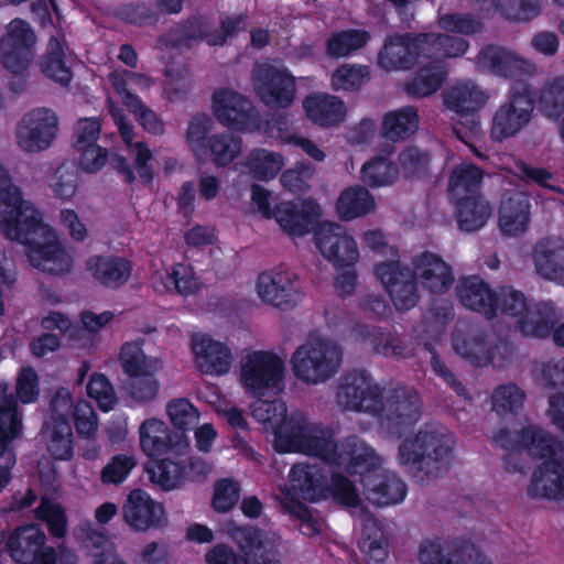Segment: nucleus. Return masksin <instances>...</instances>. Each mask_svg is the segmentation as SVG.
Segmentation results:
<instances>
[{"label": "nucleus", "mask_w": 564, "mask_h": 564, "mask_svg": "<svg viewBox=\"0 0 564 564\" xmlns=\"http://www.w3.org/2000/svg\"><path fill=\"white\" fill-rule=\"evenodd\" d=\"M0 231L11 240L26 247L31 264L48 274L61 275L70 271L73 259L43 223L42 214L23 199L8 171L0 165Z\"/></svg>", "instance_id": "nucleus-1"}, {"label": "nucleus", "mask_w": 564, "mask_h": 564, "mask_svg": "<svg viewBox=\"0 0 564 564\" xmlns=\"http://www.w3.org/2000/svg\"><path fill=\"white\" fill-rule=\"evenodd\" d=\"M494 441L499 447L510 452L506 456L508 469L509 460L521 451H525L534 459H542L528 486L530 497L557 501L564 499V457L557 456L561 443L554 435L536 425H528L518 432L500 429Z\"/></svg>", "instance_id": "nucleus-2"}, {"label": "nucleus", "mask_w": 564, "mask_h": 564, "mask_svg": "<svg viewBox=\"0 0 564 564\" xmlns=\"http://www.w3.org/2000/svg\"><path fill=\"white\" fill-rule=\"evenodd\" d=\"M412 265L410 269L400 261H386L375 267L376 276L398 311H409L417 304V278L434 294L448 292L455 281L452 267L434 252L423 251L413 258Z\"/></svg>", "instance_id": "nucleus-3"}, {"label": "nucleus", "mask_w": 564, "mask_h": 564, "mask_svg": "<svg viewBox=\"0 0 564 564\" xmlns=\"http://www.w3.org/2000/svg\"><path fill=\"white\" fill-rule=\"evenodd\" d=\"M455 446V436L446 426L424 423L413 436L400 443L398 460L410 468L417 482L424 484L449 468Z\"/></svg>", "instance_id": "nucleus-4"}, {"label": "nucleus", "mask_w": 564, "mask_h": 564, "mask_svg": "<svg viewBox=\"0 0 564 564\" xmlns=\"http://www.w3.org/2000/svg\"><path fill=\"white\" fill-rule=\"evenodd\" d=\"M376 452L359 436L350 435L344 440L343 467L350 475H359L360 484L368 501L378 507L402 502L408 488L394 473L379 467Z\"/></svg>", "instance_id": "nucleus-5"}, {"label": "nucleus", "mask_w": 564, "mask_h": 564, "mask_svg": "<svg viewBox=\"0 0 564 564\" xmlns=\"http://www.w3.org/2000/svg\"><path fill=\"white\" fill-rule=\"evenodd\" d=\"M274 447L279 453H303L343 467L344 441L335 442L329 429L310 423L301 413L286 415L275 427Z\"/></svg>", "instance_id": "nucleus-6"}, {"label": "nucleus", "mask_w": 564, "mask_h": 564, "mask_svg": "<svg viewBox=\"0 0 564 564\" xmlns=\"http://www.w3.org/2000/svg\"><path fill=\"white\" fill-rule=\"evenodd\" d=\"M420 394L406 386L398 384L381 391L378 406L371 415L378 419L380 429L390 437L401 438L421 417Z\"/></svg>", "instance_id": "nucleus-7"}, {"label": "nucleus", "mask_w": 564, "mask_h": 564, "mask_svg": "<svg viewBox=\"0 0 564 564\" xmlns=\"http://www.w3.org/2000/svg\"><path fill=\"white\" fill-rule=\"evenodd\" d=\"M535 104L536 94L529 82L512 83L492 116L490 138L502 142L519 134L531 122Z\"/></svg>", "instance_id": "nucleus-8"}, {"label": "nucleus", "mask_w": 564, "mask_h": 564, "mask_svg": "<svg viewBox=\"0 0 564 564\" xmlns=\"http://www.w3.org/2000/svg\"><path fill=\"white\" fill-rule=\"evenodd\" d=\"M291 362L297 379L317 384L336 375L341 364V350L333 341L317 338L299 347Z\"/></svg>", "instance_id": "nucleus-9"}, {"label": "nucleus", "mask_w": 564, "mask_h": 564, "mask_svg": "<svg viewBox=\"0 0 564 564\" xmlns=\"http://www.w3.org/2000/svg\"><path fill=\"white\" fill-rule=\"evenodd\" d=\"M240 545L242 555H238L232 547L218 543L205 554L207 564H282L280 553L274 543L258 528H248L242 531Z\"/></svg>", "instance_id": "nucleus-10"}, {"label": "nucleus", "mask_w": 564, "mask_h": 564, "mask_svg": "<svg viewBox=\"0 0 564 564\" xmlns=\"http://www.w3.org/2000/svg\"><path fill=\"white\" fill-rule=\"evenodd\" d=\"M284 370V362L278 355L256 350L242 362L240 381L249 394L262 397L267 391L282 389Z\"/></svg>", "instance_id": "nucleus-11"}, {"label": "nucleus", "mask_w": 564, "mask_h": 564, "mask_svg": "<svg viewBox=\"0 0 564 564\" xmlns=\"http://www.w3.org/2000/svg\"><path fill=\"white\" fill-rule=\"evenodd\" d=\"M46 534L39 524L17 527L8 536L6 549L18 564H56L54 546L46 545Z\"/></svg>", "instance_id": "nucleus-12"}, {"label": "nucleus", "mask_w": 564, "mask_h": 564, "mask_svg": "<svg viewBox=\"0 0 564 564\" xmlns=\"http://www.w3.org/2000/svg\"><path fill=\"white\" fill-rule=\"evenodd\" d=\"M213 110L223 126L238 132H254L261 129L262 119L252 102L228 88L213 94Z\"/></svg>", "instance_id": "nucleus-13"}, {"label": "nucleus", "mask_w": 564, "mask_h": 564, "mask_svg": "<svg viewBox=\"0 0 564 564\" xmlns=\"http://www.w3.org/2000/svg\"><path fill=\"white\" fill-rule=\"evenodd\" d=\"M253 82L257 95L270 107L288 108L295 98V78L284 65H256Z\"/></svg>", "instance_id": "nucleus-14"}, {"label": "nucleus", "mask_w": 564, "mask_h": 564, "mask_svg": "<svg viewBox=\"0 0 564 564\" xmlns=\"http://www.w3.org/2000/svg\"><path fill=\"white\" fill-rule=\"evenodd\" d=\"M145 471L151 482L170 491L182 487L186 481H204L212 471V465L197 456L189 457L187 462L163 458L145 467Z\"/></svg>", "instance_id": "nucleus-15"}, {"label": "nucleus", "mask_w": 564, "mask_h": 564, "mask_svg": "<svg viewBox=\"0 0 564 564\" xmlns=\"http://www.w3.org/2000/svg\"><path fill=\"white\" fill-rule=\"evenodd\" d=\"M257 292L263 302L282 311L294 308L304 296L296 274L282 268L261 272L257 280Z\"/></svg>", "instance_id": "nucleus-16"}, {"label": "nucleus", "mask_w": 564, "mask_h": 564, "mask_svg": "<svg viewBox=\"0 0 564 564\" xmlns=\"http://www.w3.org/2000/svg\"><path fill=\"white\" fill-rule=\"evenodd\" d=\"M139 438L142 452L150 458L147 467L155 460H161L160 457L165 454L182 456L189 448L186 434L170 430L163 421L155 417L142 422Z\"/></svg>", "instance_id": "nucleus-17"}, {"label": "nucleus", "mask_w": 564, "mask_h": 564, "mask_svg": "<svg viewBox=\"0 0 564 564\" xmlns=\"http://www.w3.org/2000/svg\"><path fill=\"white\" fill-rule=\"evenodd\" d=\"M424 33L388 35L378 52V66L386 72L410 70L424 58Z\"/></svg>", "instance_id": "nucleus-18"}, {"label": "nucleus", "mask_w": 564, "mask_h": 564, "mask_svg": "<svg viewBox=\"0 0 564 564\" xmlns=\"http://www.w3.org/2000/svg\"><path fill=\"white\" fill-rule=\"evenodd\" d=\"M314 242L321 254L335 267H354L359 259L356 240L339 224H318L314 231Z\"/></svg>", "instance_id": "nucleus-19"}, {"label": "nucleus", "mask_w": 564, "mask_h": 564, "mask_svg": "<svg viewBox=\"0 0 564 564\" xmlns=\"http://www.w3.org/2000/svg\"><path fill=\"white\" fill-rule=\"evenodd\" d=\"M381 391L366 369H354L341 377L337 399L347 410L371 414L378 406Z\"/></svg>", "instance_id": "nucleus-20"}, {"label": "nucleus", "mask_w": 564, "mask_h": 564, "mask_svg": "<svg viewBox=\"0 0 564 564\" xmlns=\"http://www.w3.org/2000/svg\"><path fill=\"white\" fill-rule=\"evenodd\" d=\"M477 67L498 77L529 82L536 70L535 65L503 46L488 44L477 55Z\"/></svg>", "instance_id": "nucleus-21"}, {"label": "nucleus", "mask_w": 564, "mask_h": 564, "mask_svg": "<svg viewBox=\"0 0 564 564\" xmlns=\"http://www.w3.org/2000/svg\"><path fill=\"white\" fill-rule=\"evenodd\" d=\"M35 34L30 24L20 19H13L8 25V32L0 41V61L10 73L19 74L26 70L32 61V47Z\"/></svg>", "instance_id": "nucleus-22"}, {"label": "nucleus", "mask_w": 564, "mask_h": 564, "mask_svg": "<svg viewBox=\"0 0 564 564\" xmlns=\"http://www.w3.org/2000/svg\"><path fill=\"white\" fill-rule=\"evenodd\" d=\"M58 129L55 112L47 108H37L28 112L17 129L19 145L28 152H40L47 149Z\"/></svg>", "instance_id": "nucleus-23"}, {"label": "nucleus", "mask_w": 564, "mask_h": 564, "mask_svg": "<svg viewBox=\"0 0 564 564\" xmlns=\"http://www.w3.org/2000/svg\"><path fill=\"white\" fill-rule=\"evenodd\" d=\"M453 345L458 355L475 366L505 367L513 354V348L507 340H499L491 346L485 333L454 336Z\"/></svg>", "instance_id": "nucleus-24"}, {"label": "nucleus", "mask_w": 564, "mask_h": 564, "mask_svg": "<svg viewBox=\"0 0 564 564\" xmlns=\"http://www.w3.org/2000/svg\"><path fill=\"white\" fill-rule=\"evenodd\" d=\"M322 208L313 198H304L300 203L282 202L274 208V218L286 235L304 237L315 230Z\"/></svg>", "instance_id": "nucleus-25"}, {"label": "nucleus", "mask_w": 564, "mask_h": 564, "mask_svg": "<svg viewBox=\"0 0 564 564\" xmlns=\"http://www.w3.org/2000/svg\"><path fill=\"white\" fill-rule=\"evenodd\" d=\"M419 561L421 564H492L474 544L463 540L447 545L446 553L440 541H425Z\"/></svg>", "instance_id": "nucleus-26"}, {"label": "nucleus", "mask_w": 564, "mask_h": 564, "mask_svg": "<svg viewBox=\"0 0 564 564\" xmlns=\"http://www.w3.org/2000/svg\"><path fill=\"white\" fill-rule=\"evenodd\" d=\"M122 513L126 523L135 531H147L158 528L165 520L162 503L152 499L143 489H133L127 497Z\"/></svg>", "instance_id": "nucleus-27"}, {"label": "nucleus", "mask_w": 564, "mask_h": 564, "mask_svg": "<svg viewBox=\"0 0 564 564\" xmlns=\"http://www.w3.org/2000/svg\"><path fill=\"white\" fill-rule=\"evenodd\" d=\"M531 219V203L527 193L517 189L503 192L498 209V224L506 236H519L527 231Z\"/></svg>", "instance_id": "nucleus-28"}, {"label": "nucleus", "mask_w": 564, "mask_h": 564, "mask_svg": "<svg viewBox=\"0 0 564 564\" xmlns=\"http://www.w3.org/2000/svg\"><path fill=\"white\" fill-rule=\"evenodd\" d=\"M455 293L464 307L481 314L487 319L497 317L496 291L479 275L462 278Z\"/></svg>", "instance_id": "nucleus-29"}, {"label": "nucleus", "mask_w": 564, "mask_h": 564, "mask_svg": "<svg viewBox=\"0 0 564 564\" xmlns=\"http://www.w3.org/2000/svg\"><path fill=\"white\" fill-rule=\"evenodd\" d=\"M192 349L203 372L219 376L230 370L232 355L227 345L206 335H195Z\"/></svg>", "instance_id": "nucleus-30"}, {"label": "nucleus", "mask_w": 564, "mask_h": 564, "mask_svg": "<svg viewBox=\"0 0 564 564\" xmlns=\"http://www.w3.org/2000/svg\"><path fill=\"white\" fill-rule=\"evenodd\" d=\"M561 314L553 302H538L518 318L517 328L525 337L547 338L553 335Z\"/></svg>", "instance_id": "nucleus-31"}, {"label": "nucleus", "mask_w": 564, "mask_h": 564, "mask_svg": "<svg viewBox=\"0 0 564 564\" xmlns=\"http://www.w3.org/2000/svg\"><path fill=\"white\" fill-rule=\"evenodd\" d=\"M289 479L291 489L303 500L315 502L327 496L326 475L318 465L295 464Z\"/></svg>", "instance_id": "nucleus-32"}, {"label": "nucleus", "mask_w": 564, "mask_h": 564, "mask_svg": "<svg viewBox=\"0 0 564 564\" xmlns=\"http://www.w3.org/2000/svg\"><path fill=\"white\" fill-rule=\"evenodd\" d=\"M209 37L208 20L204 15L195 14L171 26L163 35V41L172 48L192 50L200 42L209 45Z\"/></svg>", "instance_id": "nucleus-33"}, {"label": "nucleus", "mask_w": 564, "mask_h": 564, "mask_svg": "<svg viewBox=\"0 0 564 564\" xmlns=\"http://www.w3.org/2000/svg\"><path fill=\"white\" fill-rule=\"evenodd\" d=\"M303 109L312 122L323 128L339 124L346 116L345 102L339 97L323 93L306 96Z\"/></svg>", "instance_id": "nucleus-34"}, {"label": "nucleus", "mask_w": 564, "mask_h": 564, "mask_svg": "<svg viewBox=\"0 0 564 564\" xmlns=\"http://www.w3.org/2000/svg\"><path fill=\"white\" fill-rule=\"evenodd\" d=\"M535 270L543 279L564 285V242L539 241L534 248Z\"/></svg>", "instance_id": "nucleus-35"}, {"label": "nucleus", "mask_w": 564, "mask_h": 564, "mask_svg": "<svg viewBox=\"0 0 564 564\" xmlns=\"http://www.w3.org/2000/svg\"><path fill=\"white\" fill-rule=\"evenodd\" d=\"M93 276L109 289L123 285L131 275V262L121 257L94 256L87 262Z\"/></svg>", "instance_id": "nucleus-36"}, {"label": "nucleus", "mask_w": 564, "mask_h": 564, "mask_svg": "<svg viewBox=\"0 0 564 564\" xmlns=\"http://www.w3.org/2000/svg\"><path fill=\"white\" fill-rule=\"evenodd\" d=\"M447 109L460 117L470 116V122L476 123L475 117L487 101V96L475 85H457L447 89L443 95Z\"/></svg>", "instance_id": "nucleus-37"}, {"label": "nucleus", "mask_w": 564, "mask_h": 564, "mask_svg": "<svg viewBox=\"0 0 564 564\" xmlns=\"http://www.w3.org/2000/svg\"><path fill=\"white\" fill-rule=\"evenodd\" d=\"M113 88L117 95L121 98L122 104L133 113L137 121L143 129L153 134L161 135L164 133V123L158 117L156 112L145 106L142 99L128 88V84L123 78H117L113 82Z\"/></svg>", "instance_id": "nucleus-38"}, {"label": "nucleus", "mask_w": 564, "mask_h": 564, "mask_svg": "<svg viewBox=\"0 0 564 564\" xmlns=\"http://www.w3.org/2000/svg\"><path fill=\"white\" fill-rule=\"evenodd\" d=\"M458 228L473 232L482 228L491 215V206L481 194L454 198Z\"/></svg>", "instance_id": "nucleus-39"}, {"label": "nucleus", "mask_w": 564, "mask_h": 564, "mask_svg": "<svg viewBox=\"0 0 564 564\" xmlns=\"http://www.w3.org/2000/svg\"><path fill=\"white\" fill-rule=\"evenodd\" d=\"M417 109L405 106L384 113L381 121V137L391 142H400L410 138L419 129Z\"/></svg>", "instance_id": "nucleus-40"}, {"label": "nucleus", "mask_w": 564, "mask_h": 564, "mask_svg": "<svg viewBox=\"0 0 564 564\" xmlns=\"http://www.w3.org/2000/svg\"><path fill=\"white\" fill-rule=\"evenodd\" d=\"M360 334L370 341L376 352L384 357L406 359L414 355L412 343H408L398 334L386 332L381 327L365 326Z\"/></svg>", "instance_id": "nucleus-41"}, {"label": "nucleus", "mask_w": 564, "mask_h": 564, "mask_svg": "<svg viewBox=\"0 0 564 564\" xmlns=\"http://www.w3.org/2000/svg\"><path fill=\"white\" fill-rule=\"evenodd\" d=\"M447 72L440 62L431 61L422 66L411 80L404 84V91L409 97L423 98L436 93L444 80Z\"/></svg>", "instance_id": "nucleus-42"}, {"label": "nucleus", "mask_w": 564, "mask_h": 564, "mask_svg": "<svg viewBox=\"0 0 564 564\" xmlns=\"http://www.w3.org/2000/svg\"><path fill=\"white\" fill-rule=\"evenodd\" d=\"M42 73L52 80L67 86L73 79V70L66 64L65 42L57 36H51L46 54L41 59Z\"/></svg>", "instance_id": "nucleus-43"}, {"label": "nucleus", "mask_w": 564, "mask_h": 564, "mask_svg": "<svg viewBox=\"0 0 564 564\" xmlns=\"http://www.w3.org/2000/svg\"><path fill=\"white\" fill-rule=\"evenodd\" d=\"M423 33L426 35L423 43L424 58L434 62H440L441 58L462 56L469 47V43L462 37L434 32Z\"/></svg>", "instance_id": "nucleus-44"}, {"label": "nucleus", "mask_w": 564, "mask_h": 564, "mask_svg": "<svg viewBox=\"0 0 564 564\" xmlns=\"http://www.w3.org/2000/svg\"><path fill=\"white\" fill-rule=\"evenodd\" d=\"M484 173L474 163L459 164L455 166L448 180V195L452 199L467 195H478Z\"/></svg>", "instance_id": "nucleus-45"}, {"label": "nucleus", "mask_w": 564, "mask_h": 564, "mask_svg": "<svg viewBox=\"0 0 564 564\" xmlns=\"http://www.w3.org/2000/svg\"><path fill=\"white\" fill-rule=\"evenodd\" d=\"M245 166L254 180L268 182L282 171L284 158L280 153L257 148L247 155Z\"/></svg>", "instance_id": "nucleus-46"}, {"label": "nucleus", "mask_w": 564, "mask_h": 564, "mask_svg": "<svg viewBox=\"0 0 564 564\" xmlns=\"http://www.w3.org/2000/svg\"><path fill=\"white\" fill-rule=\"evenodd\" d=\"M336 209L340 219L351 220L372 212L375 200L365 187H349L339 195Z\"/></svg>", "instance_id": "nucleus-47"}, {"label": "nucleus", "mask_w": 564, "mask_h": 564, "mask_svg": "<svg viewBox=\"0 0 564 564\" xmlns=\"http://www.w3.org/2000/svg\"><path fill=\"white\" fill-rule=\"evenodd\" d=\"M370 39V33L361 29H347L333 32L326 41L325 51L330 58L347 57L362 48Z\"/></svg>", "instance_id": "nucleus-48"}, {"label": "nucleus", "mask_w": 564, "mask_h": 564, "mask_svg": "<svg viewBox=\"0 0 564 564\" xmlns=\"http://www.w3.org/2000/svg\"><path fill=\"white\" fill-rule=\"evenodd\" d=\"M119 361L123 372L132 377H140V375H150L156 372L161 367L160 360L156 358L148 357L140 343L131 341L124 343L120 349Z\"/></svg>", "instance_id": "nucleus-49"}, {"label": "nucleus", "mask_w": 564, "mask_h": 564, "mask_svg": "<svg viewBox=\"0 0 564 564\" xmlns=\"http://www.w3.org/2000/svg\"><path fill=\"white\" fill-rule=\"evenodd\" d=\"M22 413L15 399L0 405V457L9 452L12 442L22 433Z\"/></svg>", "instance_id": "nucleus-50"}, {"label": "nucleus", "mask_w": 564, "mask_h": 564, "mask_svg": "<svg viewBox=\"0 0 564 564\" xmlns=\"http://www.w3.org/2000/svg\"><path fill=\"white\" fill-rule=\"evenodd\" d=\"M359 549L368 563H383L388 557V540L381 523L377 520H371L364 525Z\"/></svg>", "instance_id": "nucleus-51"}, {"label": "nucleus", "mask_w": 564, "mask_h": 564, "mask_svg": "<svg viewBox=\"0 0 564 564\" xmlns=\"http://www.w3.org/2000/svg\"><path fill=\"white\" fill-rule=\"evenodd\" d=\"M242 149V139L230 132L216 133L209 137L207 150H209L214 163L217 166H227L232 163Z\"/></svg>", "instance_id": "nucleus-52"}, {"label": "nucleus", "mask_w": 564, "mask_h": 564, "mask_svg": "<svg viewBox=\"0 0 564 564\" xmlns=\"http://www.w3.org/2000/svg\"><path fill=\"white\" fill-rule=\"evenodd\" d=\"M34 516L46 524L48 532L54 538L62 539L66 535L67 517L61 503L54 502L47 496L42 497L34 510Z\"/></svg>", "instance_id": "nucleus-53"}, {"label": "nucleus", "mask_w": 564, "mask_h": 564, "mask_svg": "<svg viewBox=\"0 0 564 564\" xmlns=\"http://www.w3.org/2000/svg\"><path fill=\"white\" fill-rule=\"evenodd\" d=\"M360 174L366 185L379 187L392 184L398 178V169L389 159L376 156L362 165Z\"/></svg>", "instance_id": "nucleus-54"}, {"label": "nucleus", "mask_w": 564, "mask_h": 564, "mask_svg": "<svg viewBox=\"0 0 564 564\" xmlns=\"http://www.w3.org/2000/svg\"><path fill=\"white\" fill-rule=\"evenodd\" d=\"M370 79V69L367 65L344 64L336 68L332 75L333 89L344 91H358Z\"/></svg>", "instance_id": "nucleus-55"}, {"label": "nucleus", "mask_w": 564, "mask_h": 564, "mask_svg": "<svg viewBox=\"0 0 564 564\" xmlns=\"http://www.w3.org/2000/svg\"><path fill=\"white\" fill-rule=\"evenodd\" d=\"M539 105L550 119H558L564 113V77L545 83L539 95Z\"/></svg>", "instance_id": "nucleus-56"}, {"label": "nucleus", "mask_w": 564, "mask_h": 564, "mask_svg": "<svg viewBox=\"0 0 564 564\" xmlns=\"http://www.w3.org/2000/svg\"><path fill=\"white\" fill-rule=\"evenodd\" d=\"M285 499L281 501L280 507L283 513L289 514L300 521L301 531L306 536H314L321 532L319 522L312 514L310 508L295 498L288 489Z\"/></svg>", "instance_id": "nucleus-57"}, {"label": "nucleus", "mask_w": 564, "mask_h": 564, "mask_svg": "<svg viewBox=\"0 0 564 564\" xmlns=\"http://www.w3.org/2000/svg\"><path fill=\"white\" fill-rule=\"evenodd\" d=\"M50 454L57 460H69L74 455V437L72 424L68 421L52 423Z\"/></svg>", "instance_id": "nucleus-58"}, {"label": "nucleus", "mask_w": 564, "mask_h": 564, "mask_svg": "<svg viewBox=\"0 0 564 564\" xmlns=\"http://www.w3.org/2000/svg\"><path fill=\"white\" fill-rule=\"evenodd\" d=\"M525 399L524 391L516 383L498 386L492 393V409L498 414H517L523 406Z\"/></svg>", "instance_id": "nucleus-59"}, {"label": "nucleus", "mask_w": 564, "mask_h": 564, "mask_svg": "<svg viewBox=\"0 0 564 564\" xmlns=\"http://www.w3.org/2000/svg\"><path fill=\"white\" fill-rule=\"evenodd\" d=\"M166 412L177 433L186 434L193 430L199 417L196 408L185 398L171 400L166 405Z\"/></svg>", "instance_id": "nucleus-60"}, {"label": "nucleus", "mask_w": 564, "mask_h": 564, "mask_svg": "<svg viewBox=\"0 0 564 564\" xmlns=\"http://www.w3.org/2000/svg\"><path fill=\"white\" fill-rule=\"evenodd\" d=\"M137 464L138 462L134 456L116 454L102 467L100 480L104 485H121L129 477Z\"/></svg>", "instance_id": "nucleus-61"}, {"label": "nucleus", "mask_w": 564, "mask_h": 564, "mask_svg": "<svg viewBox=\"0 0 564 564\" xmlns=\"http://www.w3.org/2000/svg\"><path fill=\"white\" fill-rule=\"evenodd\" d=\"M438 25L442 30L462 35H475L484 29L481 19L471 13H445L440 17Z\"/></svg>", "instance_id": "nucleus-62"}, {"label": "nucleus", "mask_w": 564, "mask_h": 564, "mask_svg": "<svg viewBox=\"0 0 564 564\" xmlns=\"http://www.w3.org/2000/svg\"><path fill=\"white\" fill-rule=\"evenodd\" d=\"M542 9V0H502L500 15L511 22H529L535 19Z\"/></svg>", "instance_id": "nucleus-63"}, {"label": "nucleus", "mask_w": 564, "mask_h": 564, "mask_svg": "<svg viewBox=\"0 0 564 564\" xmlns=\"http://www.w3.org/2000/svg\"><path fill=\"white\" fill-rule=\"evenodd\" d=\"M87 395L97 402L98 408L108 412L117 404V397L109 379L99 372H94L86 387Z\"/></svg>", "instance_id": "nucleus-64"}]
</instances>
